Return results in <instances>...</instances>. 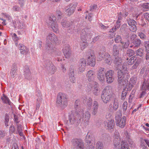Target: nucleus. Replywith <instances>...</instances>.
<instances>
[{
    "mask_svg": "<svg viewBox=\"0 0 149 149\" xmlns=\"http://www.w3.org/2000/svg\"><path fill=\"white\" fill-rule=\"evenodd\" d=\"M127 54H128L129 56H131L134 54V51L132 50L129 49L127 51Z\"/></svg>",
    "mask_w": 149,
    "mask_h": 149,
    "instance_id": "nucleus-46",
    "label": "nucleus"
},
{
    "mask_svg": "<svg viewBox=\"0 0 149 149\" xmlns=\"http://www.w3.org/2000/svg\"><path fill=\"white\" fill-rule=\"evenodd\" d=\"M86 141L87 143L86 146V149H94V144L93 143L95 141V138L92 135L88 134L86 136Z\"/></svg>",
    "mask_w": 149,
    "mask_h": 149,
    "instance_id": "nucleus-9",
    "label": "nucleus"
},
{
    "mask_svg": "<svg viewBox=\"0 0 149 149\" xmlns=\"http://www.w3.org/2000/svg\"><path fill=\"white\" fill-rule=\"evenodd\" d=\"M24 72L25 78L29 80L31 79V73L28 66H25Z\"/></svg>",
    "mask_w": 149,
    "mask_h": 149,
    "instance_id": "nucleus-23",
    "label": "nucleus"
},
{
    "mask_svg": "<svg viewBox=\"0 0 149 149\" xmlns=\"http://www.w3.org/2000/svg\"><path fill=\"white\" fill-rule=\"evenodd\" d=\"M36 95L38 97L37 98V101L40 102L42 99L40 91H38L36 94Z\"/></svg>",
    "mask_w": 149,
    "mask_h": 149,
    "instance_id": "nucleus-40",
    "label": "nucleus"
},
{
    "mask_svg": "<svg viewBox=\"0 0 149 149\" xmlns=\"http://www.w3.org/2000/svg\"><path fill=\"white\" fill-rule=\"evenodd\" d=\"M114 138H116L114 141V149H121V143L120 134L118 131H116L114 134Z\"/></svg>",
    "mask_w": 149,
    "mask_h": 149,
    "instance_id": "nucleus-11",
    "label": "nucleus"
},
{
    "mask_svg": "<svg viewBox=\"0 0 149 149\" xmlns=\"http://www.w3.org/2000/svg\"><path fill=\"white\" fill-rule=\"evenodd\" d=\"M129 29L130 31L132 32L135 31L136 30V26L135 24L130 26Z\"/></svg>",
    "mask_w": 149,
    "mask_h": 149,
    "instance_id": "nucleus-49",
    "label": "nucleus"
},
{
    "mask_svg": "<svg viewBox=\"0 0 149 149\" xmlns=\"http://www.w3.org/2000/svg\"><path fill=\"white\" fill-rule=\"evenodd\" d=\"M45 67L46 70L50 73L54 74L56 71L55 66L49 59H46L44 61Z\"/></svg>",
    "mask_w": 149,
    "mask_h": 149,
    "instance_id": "nucleus-8",
    "label": "nucleus"
},
{
    "mask_svg": "<svg viewBox=\"0 0 149 149\" xmlns=\"http://www.w3.org/2000/svg\"><path fill=\"white\" fill-rule=\"evenodd\" d=\"M77 31H80L81 38L82 41L81 44V48L83 50L88 46V43L87 42V39L91 38L92 34L89 29L86 28L81 30L80 28H79Z\"/></svg>",
    "mask_w": 149,
    "mask_h": 149,
    "instance_id": "nucleus-3",
    "label": "nucleus"
},
{
    "mask_svg": "<svg viewBox=\"0 0 149 149\" xmlns=\"http://www.w3.org/2000/svg\"><path fill=\"white\" fill-rule=\"evenodd\" d=\"M13 10L15 11H19L20 9L19 7L17 6H13Z\"/></svg>",
    "mask_w": 149,
    "mask_h": 149,
    "instance_id": "nucleus-58",
    "label": "nucleus"
},
{
    "mask_svg": "<svg viewBox=\"0 0 149 149\" xmlns=\"http://www.w3.org/2000/svg\"><path fill=\"white\" fill-rule=\"evenodd\" d=\"M121 17L120 16L118 17V19L116 23L115 26L112 28L109 31L110 33L109 34V37L110 38H113L114 36L115 35V32L120 27L121 25Z\"/></svg>",
    "mask_w": 149,
    "mask_h": 149,
    "instance_id": "nucleus-12",
    "label": "nucleus"
},
{
    "mask_svg": "<svg viewBox=\"0 0 149 149\" xmlns=\"http://www.w3.org/2000/svg\"><path fill=\"white\" fill-rule=\"evenodd\" d=\"M141 40L139 39H136L134 41V44L135 45V46H139L141 43Z\"/></svg>",
    "mask_w": 149,
    "mask_h": 149,
    "instance_id": "nucleus-44",
    "label": "nucleus"
},
{
    "mask_svg": "<svg viewBox=\"0 0 149 149\" xmlns=\"http://www.w3.org/2000/svg\"><path fill=\"white\" fill-rule=\"evenodd\" d=\"M9 117L7 113H6L5 114V124L6 127L8 126L9 125L8 124V122L9 121Z\"/></svg>",
    "mask_w": 149,
    "mask_h": 149,
    "instance_id": "nucleus-37",
    "label": "nucleus"
},
{
    "mask_svg": "<svg viewBox=\"0 0 149 149\" xmlns=\"http://www.w3.org/2000/svg\"><path fill=\"white\" fill-rule=\"evenodd\" d=\"M77 6V3H71L67 7V8H68L71 9H73V11H74Z\"/></svg>",
    "mask_w": 149,
    "mask_h": 149,
    "instance_id": "nucleus-34",
    "label": "nucleus"
},
{
    "mask_svg": "<svg viewBox=\"0 0 149 149\" xmlns=\"http://www.w3.org/2000/svg\"><path fill=\"white\" fill-rule=\"evenodd\" d=\"M17 67L15 64H13L12 67L10 74L14 78L17 74Z\"/></svg>",
    "mask_w": 149,
    "mask_h": 149,
    "instance_id": "nucleus-24",
    "label": "nucleus"
},
{
    "mask_svg": "<svg viewBox=\"0 0 149 149\" xmlns=\"http://www.w3.org/2000/svg\"><path fill=\"white\" fill-rule=\"evenodd\" d=\"M142 90H149V82L144 81L141 87Z\"/></svg>",
    "mask_w": 149,
    "mask_h": 149,
    "instance_id": "nucleus-30",
    "label": "nucleus"
},
{
    "mask_svg": "<svg viewBox=\"0 0 149 149\" xmlns=\"http://www.w3.org/2000/svg\"><path fill=\"white\" fill-rule=\"evenodd\" d=\"M87 62L89 65L93 66L95 64V57L93 55L90 54L88 56Z\"/></svg>",
    "mask_w": 149,
    "mask_h": 149,
    "instance_id": "nucleus-20",
    "label": "nucleus"
},
{
    "mask_svg": "<svg viewBox=\"0 0 149 149\" xmlns=\"http://www.w3.org/2000/svg\"><path fill=\"white\" fill-rule=\"evenodd\" d=\"M9 131L10 132H11L12 133H15V128L14 126L13 125H11L9 128Z\"/></svg>",
    "mask_w": 149,
    "mask_h": 149,
    "instance_id": "nucleus-45",
    "label": "nucleus"
},
{
    "mask_svg": "<svg viewBox=\"0 0 149 149\" xmlns=\"http://www.w3.org/2000/svg\"><path fill=\"white\" fill-rule=\"evenodd\" d=\"M12 37L13 39L15 41H17V40L18 38L17 37V35L15 33H13Z\"/></svg>",
    "mask_w": 149,
    "mask_h": 149,
    "instance_id": "nucleus-62",
    "label": "nucleus"
},
{
    "mask_svg": "<svg viewBox=\"0 0 149 149\" xmlns=\"http://www.w3.org/2000/svg\"><path fill=\"white\" fill-rule=\"evenodd\" d=\"M76 73V69L75 67L73 65L70 66L69 75L70 80L73 83L75 81V75Z\"/></svg>",
    "mask_w": 149,
    "mask_h": 149,
    "instance_id": "nucleus-13",
    "label": "nucleus"
},
{
    "mask_svg": "<svg viewBox=\"0 0 149 149\" xmlns=\"http://www.w3.org/2000/svg\"><path fill=\"white\" fill-rule=\"evenodd\" d=\"M73 22H71L68 21L62 20L61 22V25L63 27L68 28L70 27L72 25Z\"/></svg>",
    "mask_w": 149,
    "mask_h": 149,
    "instance_id": "nucleus-25",
    "label": "nucleus"
},
{
    "mask_svg": "<svg viewBox=\"0 0 149 149\" xmlns=\"http://www.w3.org/2000/svg\"><path fill=\"white\" fill-rule=\"evenodd\" d=\"M136 53L137 55L141 56L143 55V50L141 49H139L136 51Z\"/></svg>",
    "mask_w": 149,
    "mask_h": 149,
    "instance_id": "nucleus-47",
    "label": "nucleus"
},
{
    "mask_svg": "<svg viewBox=\"0 0 149 149\" xmlns=\"http://www.w3.org/2000/svg\"><path fill=\"white\" fill-rule=\"evenodd\" d=\"M70 45L68 44H65L63 49V53L65 58L69 59L72 55L71 51L70 50Z\"/></svg>",
    "mask_w": 149,
    "mask_h": 149,
    "instance_id": "nucleus-16",
    "label": "nucleus"
},
{
    "mask_svg": "<svg viewBox=\"0 0 149 149\" xmlns=\"http://www.w3.org/2000/svg\"><path fill=\"white\" fill-rule=\"evenodd\" d=\"M67 9H66V11L67 13H68V14L69 16L72 14L74 12L73 11V9H70L68 8H67Z\"/></svg>",
    "mask_w": 149,
    "mask_h": 149,
    "instance_id": "nucleus-51",
    "label": "nucleus"
},
{
    "mask_svg": "<svg viewBox=\"0 0 149 149\" xmlns=\"http://www.w3.org/2000/svg\"><path fill=\"white\" fill-rule=\"evenodd\" d=\"M114 74V72L112 70H109L105 73V75L106 78V81L108 83H111L113 81L114 78L113 76Z\"/></svg>",
    "mask_w": 149,
    "mask_h": 149,
    "instance_id": "nucleus-14",
    "label": "nucleus"
},
{
    "mask_svg": "<svg viewBox=\"0 0 149 149\" xmlns=\"http://www.w3.org/2000/svg\"><path fill=\"white\" fill-rule=\"evenodd\" d=\"M123 68L122 70V73H123V74H126L127 73V68L124 67L123 66Z\"/></svg>",
    "mask_w": 149,
    "mask_h": 149,
    "instance_id": "nucleus-54",
    "label": "nucleus"
},
{
    "mask_svg": "<svg viewBox=\"0 0 149 149\" xmlns=\"http://www.w3.org/2000/svg\"><path fill=\"white\" fill-rule=\"evenodd\" d=\"M55 43H58V41L56 36L53 33L48 34L46 38V41H49Z\"/></svg>",
    "mask_w": 149,
    "mask_h": 149,
    "instance_id": "nucleus-17",
    "label": "nucleus"
},
{
    "mask_svg": "<svg viewBox=\"0 0 149 149\" xmlns=\"http://www.w3.org/2000/svg\"><path fill=\"white\" fill-rule=\"evenodd\" d=\"M56 18L54 16L50 17L47 21V23L49 27H51L55 32H57L58 30V26L55 21Z\"/></svg>",
    "mask_w": 149,
    "mask_h": 149,
    "instance_id": "nucleus-10",
    "label": "nucleus"
},
{
    "mask_svg": "<svg viewBox=\"0 0 149 149\" xmlns=\"http://www.w3.org/2000/svg\"><path fill=\"white\" fill-rule=\"evenodd\" d=\"M97 109H92L91 113L94 115H95L97 113Z\"/></svg>",
    "mask_w": 149,
    "mask_h": 149,
    "instance_id": "nucleus-59",
    "label": "nucleus"
},
{
    "mask_svg": "<svg viewBox=\"0 0 149 149\" xmlns=\"http://www.w3.org/2000/svg\"><path fill=\"white\" fill-rule=\"evenodd\" d=\"M12 149H19L18 146L16 143H13Z\"/></svg>",
    "mask_w": 149,
    "mask_h": 149,
    "instance_id": "nucleus-60",
    "label": "nucleus"
},
{
    "mask_svg": "<svg viewBox=\"0 0 149 149\" xmlns=\"http://www.w3.org/2000/svg\"><path fill=\"white\" fill-rule=\"evenodd\" d=\"M142 61V58H137L136 62L132 66V68L133 69H135L137 68L139 64L141 63Z\"/></svg>",
    "mask_w": 149,
    "mask_h": 149,
    "instance_id": "nucleus-31",
    "label": "nucleus"
},
{
    "mask_svg": "<svg viewBox=\"0 0 149 149\" xmlns=\"http://www.w3.org/2000/svg\"><path fill=\"white\" fill-rule=\"evenodd\" d=\"M72 146L74 149H84V145L82 140L77 138L73 139L71 141Z\"/></svg>",
    "mask_w": 149,
    "mask_h": 149,
    "instance_id": "nucleus-7",
    "label": "nucleus"
},
{
    "mask_svg": "<svg viewBox=\"0 0 149 149\" xmlns=\"http://www.w3.org/2000/svg\"><path fill=\"white\" fill-rule=\"evenodd\" d=\"M93 94L96 95H98L100 93V89L97 87H95L93 88Z\"/></svg>",
    "mask_w": 149,
    "mask_h": 149,
    "instance_id": "nucleus-35",
    "label": "nucleus"
},
{
    "mask_svg": "<svg viewBox=\"0 0 149 149\" xmlns=\"http://www.w3.org/2000/svg\"><path fill=\"white\" fill-rule=\"evenodd\" d=\"M5 136V133L4 132L0 131V139L3 138Z\"/></svg>",
    "mask_w": 149,
    "mask_h": 149,
    "instance_id": "nucleus-61",
    "label": "nucleus"
},
{
    "mask_svg": "<svg viewBox=\"0 0 149 149\" xmlns=\"http://www.w3.org/2000/svg\"><path fill=\"white\" fill-rule=\"evenodd\" d=\"M127 102H124L123 104V108L124 111H125L126 110L127 107Z\"/></svg>",
    "mask_w": 149,
    "mask_h": 149,
    "instance_id": "nucleus-57",
    "label": "nucleus"
},
{
    "mask_svg": "<svg viewBox=\"0 0 149 149\" xmlns=\"http://www.w3.org/2000/svg\"><path fill=\"white\" fill-rule=\"evenodd\" d=\"M143 16L146 20L149 22V13H144Z\"/></svg>",
    "mask_w": 149,
    "mask_h": 149,
    "instance_id": "nucleus-48",
    "label": "nucleus"
},
{
    "mask_svg": "<svg viewBox=\"0 0 149 149\" xmlns=\"http://www.w3.org/2000/svg\"><path fill=\"white\" fill-rule=\"evenodd\" d=\"M115 122L113 120H111L108 123L107 127L109 130H113L114 128Z\"/></svg>",
    "mask_w": 149,
    "mask_h": 149,
    "instance_id": "nucleus-26",
    "label": "nucleus"
},
{
    "mask_svg": "<svg viewBox=\"0 0 149 149\" xmlns=\"http://www.w3.org/2000/svg\"><path fill=\"white\" fill-rule=\"evenodd\" d=\"M136 81V79L134 78H131L128 84V81L127 79H125L123 81V91L122 92V99H123L125 97L127 91H130L131 89L135 84Z\"/></svg>",
    "mask_w": 149,
    "mask_h": 149,
    "instance_id": "nucleus-5",
    "label": "nucleus"
},
{
    "mask_svg": "<svg viewBox=\"0 0 149 149\" xmlns=\"http://www.w3.org/2000/svg\"><path fill=\"white\" fill-rule=\"evenodd\" d=\"M113 95L111 87L107 86L105 88L103 91L101 97L103 102L104 103H107L113 99Z\"/></svg>",
    "mask_w": 149,
    "mask_h": 149,
    "instance_id": "nucleus-4",
    "label": "nucleus"
},
{
    "mask_svg": "<svg viewBox=\"0 0 149 149\" xmlns=\"http://www.w3.org/2000/svg\"><path fill=\"white\" fill-rule=\"evenodd\" d=\"M80 101L76 100L75 102L74 109L70 111L68 114L69 124L78 125L80 123H86L89 122L91 114L88 111L84 113L82 109H79Z\"/></svg>",
    "mask_w": 149,
    "mask_h": 149,
    "instance_id": "nucleus-1",
    "label": "nucleus"
},
{
    "mask_svg": "<svg viewBox=\"0 0 149 149\" xmlns=\"http://www.w3.org/2000/svg\"><path fill=\"white\" fill-rule=\"evenodd\" d=\"M96 149H103V144L101 141H98L96 144Z\"/></svg>",
    "mask_w": 149,
    "mask_h": 149,
    "instance_id": "nucleus-33",
    "label": "nucleus"
},
{
    "mask_svg": "<svg viewBox=\"0 0 149 149\" xmlns=\"http://www.w3.org/2000/svg\"><path fill=\"white\" fill-rule=\"evenodd\" d=\"M74 27L72 26L68 29V32L70 33H72L74 32Z\"/></svg>",
    "mask_w": 149,
    "mask_h": 149,
    "instance_id": "nucleus-52",
    "label": "nucleus"
},
{
    "mask_svg": "<svg viewBox=\"0 0 149 149\" xmlns=\"http://www.w3.org/2000/svg\"><path fill=\"white\" fill-rule=\"evenodd\" d=\"M126 122V118L124 116L123 117V120L122 122V127H124L125 125Z\"/></svg>",
    "mask_w": 149,
    "mask_h": 149,
    "instance_id": "nucleus-53",
    "label": "nucleus"
},
{
    "mask_svg": "<svg viewBox=\"0 0 149 149\" xmlns=\"http://www.w3.org/2000/svg\"><path fill=\"white\" fill-rule=\"evenodd\" d=\"M135 21L133 19H127V23L130 26L135 24Z\"/></svg>",
    "mask_w": 149,
    "mask_h": 149,
    "instance_id": "nucleus-39",
    "label": "nucleus"
},
{
    "mask_svg": "<svg viewBox=\"0 0 149 149\" xmlns=\"http://www.w3.org/2000/svg\"><path fill=\"white\" fill-rule=\"evenodd\" d=\"M98 107L99 105L98 102L96 101H94L93 103L92 108L98 109Z\"/></svg>",
    "mask_w": 149,
    "mask_h": 149,
    "instance_id": "nucleus-42",
    "label": "nucleus"
},
{
    "mask_svg": "<svg viewBox=\"0 0 149 149\" xmlns=\"http://www.w3.org/2000/svg\"><path fill=\"white\" fill-rule=\"evenodd\" d=\"M68 96L66 94L62 93H59L57 95L56 101L57 106L64 109L68 105Z\"/></svg>",
    "mask_w": 149,
    "mask_h": 149,
    "instance_id": "nucleus-6",
    "label": "nucleus"
},
{
    "mask_svg": "<svg viewBox=\"0 0 149 149\" xmlns=\"http://www.w3.org/2000/svg\"><path fill=\"white\" fill-rule=\"evenodd\" d=\"M118 47L116 46H114L113 47V54L115 58L114 61L115 63V66L116 69L118 70L117 75L118 77V83L119 86L118 87V90L120 91L121 89V58L118 57Z\"/></svg>",
    "mask_w": 149,
    "mask_h": 149,
    "instance_id": "nucleus-2",
    "label": "nucleus"
},
{
    "mask_svg": "<svg viewBox=\"0 0 149 149\" xmlns=\"http://www.w3.org/2000/svg\"><path fill=\"white\" fill-rule=\"evenodd\" d=\"M105 69L103 68H101L98 71L97 74H105Z\"/></svg>",
    "mask_w": 149,
    "mask_h": 149,
    "instance_id": "nucleus-43",
    "label": "nucleus"
},
{
    "mask_svg": "<svg viewBox=\"0 0 149 149\" xmlns=\"http://www.w3.org/2000/svg\"><path fill=\"white\" fill-rule=\"evenodd\" d=\"M138 35L141 38L144 39L146 38V36L143 33L140 32L138 33Z\"/></svg>",
    "mask_w": 149,
    "mask_h": 149,
    "instance_id": "nucleus-50",
    "label": "nucleus"
},
{
    "mask_svg": "<svg viewBox=\"0 0 149 149\" xmlns=\"http://www.w3.org/2000/svg\"><path fill=\"white\" fill-rule=\"evenodd\" d=\"M103 59L107 63H109L111 60V58L110 55L107 53H105L104 54Z\"/></svg>",
    "mask_w": 149,
    "mask_h": 149,
    "instance_id": "nucleus-29",
    "label": "nucleus"
},
{
    "mask_svg": "<svg viewBox=\"0 0 149 149\" xmlns=\"http://www.w3.org/2000/svg\"><path fill=\"white\" fill-rule=\"evenodd\" d=\"M122 149H129V146L127 143L122 141Z\"/></svg>",
    "mask_w": 149,
    "mask_h": 149,
    "instance_id": "nucleus-41",
    "label": "nucleus"
},
{
    "mask_svg": "<svg viewBox=\"0 0 149 149\" xmlns=\"http://www.w3.org/2000/svg\"><path fill=\"white\" fill-rule=\"evenodd\" d=\"M118 107V104L117 102H116L115 101L114 102L113 104V109L115 110H116Z\"/></svg>",
    "mask_w": 149,
    "mask_h": 149,
    "instance_id": "nucleus-56",
    "label": "nucleus"
},
{
    "mask_svg": "<svg viewBox=\"0 0 149 149\" xmlns=\"http://www.w3.org/2000/svg\"><path fill=\"white\" fill-rule=\"evenodd\" d=\"M78 73L83 72L85 70L86 66V61L85 59L82 58L80 59L79 62Z\"/></svg>",
    "mask_w": 149,
    "mask_h": 149,
    "instance_id": "nucleus-15",
    "label": "nucleus"
},
{
    "mask_svg": "<svg viewBox=\"0 0 149 149\" xmlns=\"http://www.w3.org/2000/svg\"><path fill=\"white\" fill-rule=\"evenodd\" d=\"M121 111L119 110V111H117L116 116V125L120 127H121L120 122L121 121Z\"/></svg>",
    "mask_w": 149,
    "mask_h": 149,
    "instance_id": "nucleus-22",
    "label": "nucleus"
},
{
    "mask_svg": "<svg viewBox=\"0 0 149 149\" xmlns=\"http://www.w3.org/2000/svg\"><path fill=\"white\" fill-rule=\"evenodd\" d=\"M18 47L20 50V53L23 55L27 54L29 51L28 48L23 44H19L18 45Z\"/></svg>",
    "mask_w": 149,
    "mask_h": 149,
    "instance_id": "nucleus-21",
    "label": "nucleus"
},
{
    "mask_svg": "<svg viewBox=\"0 0 149 149\" xmlns=\"http://www.w3.org/2000/svg\"><path fill=\"white\" fill-rule=\"evenodd\" d=\"M143 8L146 9H149V3H145L142 4Z\"/></svg>",
    "mask_w": 149,
    "mask_h": 149,
    "instance_id": "nucleus-55",
    "label": "nucleus"
},
{
    "mask_svg": "<svg viewBox=\"0 0 149 149\" xmlns=\"http://www.w3.org/2000/svg\"><path fill=\"white\" fill-rule=\"evenodd\" d=\"M86 75L89 81H93L94 80L95 75V72L93 71L89 70L88 71Z\"/></svg>",
    "mask_w": 149,
    "mask_h": 149,
    "instance_id": "nucleus-19",
    "label": "nucleus"
},
{
    "mask_svg": "<svg viewBox=\"0 0 149 149\" xmlns=\"http://www.w3.org/2000/svg\"><path fill=\"white\" fill-rule=\"evenodd\" d=\"M98 79L102 83H103L105 80L104 74H97Z\"/></svg>",
    "mask_w": 149,
    "mask_h": 149,
    "instance_id": "nucleus-32",
    "label": "nucleus"
},
{
    "mask_svg": "<svg viewBox=\"0 0 149 149\" xmlns=\"http://www.w3.org/2000/svg\"><path fill=\"white\" fill-rule=\"evenodd\" d=\"M3 102L6 104H8L10 105H11L12 103L10 102L9 99L7 96L4 95L1 98Z\"/></svg>",
    "mask_w": 149,
    "mask_h": 149,
    "instance_id": "nucleus-28",
    "label": "nucleus"
},
{
    "mask_svg": "<svg viewBox=\"0 0 149 149\" xmlns=\"http://www.w3.org/2000/svg\"><path fill=\"white\" fill-rule=\"evenodd\" d=\"M56 15L58 19H61L63 16V13L61 12L60 10H58L56 11Z\"/></svg>",
    "mask_w": 149,
    "mask_h": 149,
    "instance_id": "nucleus-36",
    "label": "nucleus"
},
{
    "mask_svg": "<svg viewBox=\"0 0 149 149\" xmlns=\"http://www.w3.org/2000/svg\"><path fill=\"white\" fill-rule=\"evenodd\" d=\"M45 48L46 51L51 53H53L55 51L53 45L51 42L49 41H46Z\"/></svg>",
    "mask_w": 149,
    "mask_h": 149,
    "instance_id": "nucleus-18",
    "label": "nucleus"
},
{
    "mask_svg": "<svg viewBox=\"0 0 149 149\" xmlns=\"http://www.w3.org/2000/svg\"><path fill=\"white\" fill-rule=\"evenodd\" d=\"M13 116L14 119V121H15L16 123H18L19 122L18 121V119L17 116L15 114H14Z\"/></svg>",
    "mask_w": 149,
    "mask_h": 149,
    "instance_id": "nucleus-64",
    "label": "nucleus"
},
{
    "mask_svg": "<svg viewBox=\"0 0 149 149\" xmlns=\"http://www.w3.org/2000/svg\"><path fill=\"white\" fill-rule=\"evenodd\" d=\"M100 36H98L95 37L94 38L93 42H95L97 40L100 39Z\"/></svg>",
    "mask_w": 149,
    "mask_h": 149,
    "instance_id": "nucleus-63",
    "label": "nucleus"
},
{
    "mask_svg": "<svg viewBox=\"0 0 149 149\" xmlns=\"http://www.w3.org/2000/svg\"><path fill=\"white\" fill-rule=\"evenodd\" d=\"M92 100L91 97H89L87 102V105L90 109L92 106Z\"/></svg>",
    "mask_w": 149,
    "mask_h": 149,
    "instance_id": "nucleus-38",
    "label": "nucleus"
},
{
    "mask_svg": "<svg viewBox=\"0 0 149 149\" xmlns=\"http://www.w3.org/2000/svg\"><path fill=\"white\" fill-rule=\"evenodd\" d=\"M16 134H18L19 136H23L22 126L20 124H17V131L15 133Z\"/></svg>",
    "mask_w": 149,
    "mask_h": 149,
    "instance_id": "nucleus-27",
    "label": "nucleus"
}]
</instances>
